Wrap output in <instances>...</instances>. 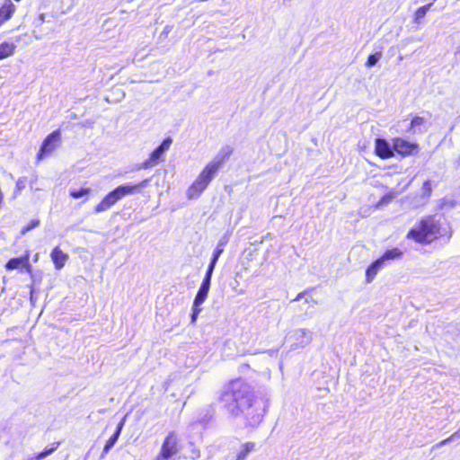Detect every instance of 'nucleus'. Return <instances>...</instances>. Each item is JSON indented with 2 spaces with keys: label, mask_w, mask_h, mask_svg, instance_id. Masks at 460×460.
Returning <instances> with one entry per match:
<instances>
[{
  "label": "nucleus",
  "mask_w": 460,
  "mask_h": 460,
  "mask_svg": "<svg viewBox=\"0 0 460 460\" xmlns=\"http://www.w3.org/2000/svg\"><path fill=\"white\" fill-rule=\"evenodd\" d=\"M225 408L234 417L243 414L247 425L257 427L263 420L267 405L253 400L250 385L241 379L230 382L221 395Z\"/></svg>",
  "instance_id": "nucleus-1"
},
{
  "label": "nucleus",
  "mask_w": 460,
  "mask_h": 460,
  "mask_svg": "<svg viewBox=\"0 0 460 460\" xmlns=\"http://www.w3.org/2000/svg\"><path fill=\"white\" fill-rule=\"evenodd\" d=\"M150 179H145L137 184L127 183L125 185H119L111 192H109L100 203L94 207V212L96 214L104 212L110 209L119 200L128 195H134L140 192V190L149 184Z\"/></svg>",
  "instance_id": "nucleus-2"
},
{
  "label": "nucleus",
  "mask_w": 460,
  "mask_h": 460,
  "mask_svg": "<svg viewBox=\"0 0 460 460\" xmlns=\"http://www.w3.org/2000/svg\"><path fill=\"white\" fill-rule=\"evenodd\" d=\"M439 224L434 217L420 219L407 234V238L420 243H429L439 235Z\"/></svg>",
  "instance_id": "nucleus-3"
},
{
  "label": "nucleus",
  "mask_w": 460,
  "mask_h": 460,
  "mask_svg": "<svg viewBox=\"0 0 460 460\" xmlns=\"http://www.w3.org/2000/svg\"><path fill=\"white\" fill-rule=\"evenodd\" d=\"M216 174L217 173L214 172L210 168L205 166L204 169L198 175L196 180L186 190V196L188 199H198L201 195V193L207 189V187L214 179Z\"/></svg>",
  "instance_id": "nucleus-4"
},
{
  "label": "nucleus",
  "mask_w": 460,
  "mask_h": 460,
  "mask_svg": "<svg viewBox=\"0 0 460 460\" xmlns=\"http://www.w3.org/2000/svg\"><path fill=\"white\" fill-rule=\"evenodd\" d=\"M172 142L171 137L165 138L161 145L150 154L149 158L139 165L138 169H148L163 162L164 160V154L169 150Z\"/></svg>",
  "instance_id": "nucleus-5"
},
{
  "label": "nucleus",
  "mask_w": 460,
  "mask_h": 460,
  "mask_svg": "<svg viewBox=\"0 0 460 460\" xmlns=\"http://www.w3.org/2000/svg\"><path fill=\"white\" fill-rule=\"evenodd\" d=\"M179 439L174 432H170L164 438L160 453L155 460H170L179 452Z\"/></svg>",
  "instance_id": "nucleus-6"
},
{
  "label": "nucleus",
  "mask_w": 460,
  "mask_h": 460,
  "mask_svg": "<svg viewBox=\"0 0 460 460\" xmlns=\"http://www.w3.org/2000/svg\"><path fill=\"white\" fill-rule=\"evenodd\" d=\"M60 142L61 135L59 130L50 133L42 143L38 154V159L41 160L50 155L59 146Z\"/></svg>",
  "instance_id": "nucleus-7"
},
{
  "label": "nucleus",
  "mask_w": 460,
  "mask_h": 460,
  "mask_svg": "<svg viewBox=\"0 0 460 460\" xmlns=\"http://www.w3.org/2000/svg\"><path fill=\"white\" fill-rule=\"evenodd\" d=\"M295 341L291 344L292 349H302L309 345L313 341V333L310 330L300 328L295 330L290 335Z\"/></svg>",
  "instance_id": "nucleus-8"
},
{
  "label": "nucleus",
  "mask_w": 460,
  "mask_h": 460,
  "mask_svg": "<svg viewBox=\"0 0 460 460\" xmlns=\"http://www.w3.org/2000/svg\"><path fill=\"white\" fill-rule=\"evenodd\" d=\"M212 274L213 270L207 269L205 277L194 298V305L200 306L205 302L209 291Z\"/></svg>",
  "instance_id": "nucleus-9"
},
{
  "label": "nucleus",
  "mask_w": 460,
  "mask_h": 460,
  "mask_svg": "<svg viewBox=\"0 0 460 460\" xmlns=\"http://www.w3.org/2000/svg\"><path fill=\"white\" fill-rule=\"evenodd\" d=\"M233 153V148L230 146H223L217 155L206 166L210 168L214 172H217L222 164L226 161Z\"/></svg>",
  "instance_id": "nucleus-10"
},
{
  "label": "nucleus",
  "mask_w": 460,
  "mask_h": 460,
  "mask_svg": "<svg viewBox=\"0 0 460 460\" xmlns=\"http://www.w3.org/2000/svg\"><path fill=\"white\" fill-rule=\"evenodd\" d=\"M394 149L402 155H409L418 149V145L408 142L402 138L394 140Z\"/></svg>",
  "instance_id": "nucleus-11"
},
{
  "label": "nucleus",
  "mask_w": 460,
  "mask_h": 460,
  "mask_svg": "<svg viewBox=\"0 0 460 460\" xmlns=\"http://www.w3.org/2000/svg\"><path fill=\"white\" fill-rule=\"evenodd\" d=\"M376 154L383 159L390 158L394 155L390 145L381 138L376 140Z\"/></svg>",
  "instance_id": "nucleus-12"
},
{
  "label": "nucleus",
  "mask_w": 460,
  "mask_h": 460,
  "mask_svg": "<svg viewBox=\"0 0 460 460\" xmlns=\"http://www.w3.org/2000/svg\"><path fill=\"white\" fill-rule=\"evenodd\" d=\"M50 257L58 270H61L68 260V255L63 252L58 246L52 250Z\"/></svg>",
  "instance_id": "nucleus-13"
},
{
  "label": "nucleus",
  "mask_w": 460,
  "mask_h": 460,
  "mask_svg": "<svg viewBox=\"0 0 460 460\" xmlns=\"http://www.w3.org/2000/svg\"><path fill=\"white\" fill-rule=\"evenodd\" d=\"M16 11V6L11 0H5L4 4L0 7V22L3 24L10 20Z\"/></svg>",
  "instance_id": "nucleus-14"
},
{
  "label": "nucleus",
  "mask_w": 460,
  "mask_h": 460,
  "mask_svg": "<svg viewBox=\"0 0 460 460\" xmlns=\"http://www.w3.org/2000/svg\"><path fill=\"white\" fill-rule=\"evenodd\" d=\"M227 241H228V239L226 238V236H223L219 240V242H218V243H217V247H216V249H215V251L213 252V256H212V259H211V261H210V262L208 264V270H210L214 271V269H215L216 264H217V262L218 261V258L222 254V252L224 251V246L226 244Z\"/></svg>",
  "instance_id": "nucleus-15"
},
{
  "label": "nucleus",
  "mask_w": 460,
  "mask_h": 460,
  "mask_svg": "<svg viewBox=\"0 0 460 460\" xmlns=\"http://www.w3.org/2000/svg\"><path fill=\"white\" fill-rule=\"evenodd\" d=\"M385 266V262H383V261L379 258L374 262L371 263V265L367 269L366 271V279L367 282L370 283L374 278L376 276L378 271Z\"/></svg>",
  "instance_id": "nucleus-16"
},
{
  "label": "nucleus",
  "mask_w": 460,
  "mask_h": 460,
  "mask_svg": "<svg viewBox=\"0 0 460 460\" xmlns=\"http://www.w3.org/2000/svg\"><path fill=\"white\" fill-rule=\"evenodd\" d=\"M29 255H25L19 258H13L8 261L5 268L9 270H17L19 268L28 266Z\"/></svg>",
  "instance_id": "nucleus-17"
},
{
  "label": "nucleus",
  "mask_w": 460,
  "mask_h": 460,
  "mask_svg": "<svg viewBox=\"0 0 460 460\" xmlns=\"http://www.w3.org/2000/svg\"><path fill=\"white\" fill-rule=\"evenodd\" d=\"M16 45L11 42H2L0 44V60L10 58L15 53Z\"/></svg>",
  "instance_id": "nucleus-18"
},
{
  "label": "nucleus",
  "mask_w": 460,
  "mask_h": 460,
  "mask_svg": "<svg viewBox=\"0 0 460 460\" xmlns=\"http://www.w3.org/2000/svg\"><path fill=\"white\" fill-rule=\"evenodd\" d=\"M432 193V186L431 181L429 180L424 181L422 187L420 188V199L421 202L417 204L416 206L424 205L428 202Z\"/></svg>",
  "instance_id": "nucleus-19"
},
{
  "label": "nucleus",
  "mask_w": 460,
  "mask_h": 460,
  "mask_svg": "<svg viewBox=\"0 0 460 460\" xmlns=\"http://www.w3.org/2000/svg\"><path fill=\"white\" fill-rule=\"evenodd\" d=\"M254 442H246L241 445L235 460H245L247 456L255 449Z\"/></svg>",
  "instance_id": "nucleus-20"
},
{
  "label": "nucleus",
  "mask_w": 460,
  "mask_h": 460,
  "mask_svg": "<svg viewBox=\"0 0 460 460\" xmlns=\"http://www.w3.org/2000/svg\"><path fill=\"white\" fill-rule=\"evenodd\" d=\"M402 255V252L398 248H393L391 250L386 251L380 259L383 262H386L387 261L400 259Z\"/></svg>",
  "instance_id": "nucleus-21"
},
{
  "label": "nucleus",
  "mask_w": 460,
  "mask_h": 460,
  "mask_svg": "<svg viewBox=\"0 0 460 460\" xmlns=\"http://www.w3.org/2000/svg\"><path fill=\"white\" fill-rule=\"evenodd\" d=\"M432 4L433 3H429L426 5L418 8L417 11L415 12V21L419 22L420 19H422L426 15L427 12L430 9Z\"/></svg>",
  "instance_id": "nucleus-22"
},
{
  "label": "nucleus",
  "mask_w": 460,
  "mask_h": 460,
  "mask_svg": "<svg viewBox=\"0 0 460 460\" xmlns=\"http://www.w3.org/2000/svg\"><path fill=\"white\" fill-rule=\"evenodd\" d=\"M119 437V434L118 432H114V434L106 442L102 454H107L111 449V447L117 442Z\"/></svg>",
  "instance_id": "nucleus-23"
},
{
  "label": "nucleus",
  "mask_w": 460,
  "mask_h": 460,
  "mask_svg": "<svg viewBox=\"0 0 460 460\" xmlns=\"http://www.w3.org/2000/svg\"><path fill=\"white\" fill-rule=\"evenodd\" d=\"M381 57V52H376L375 54L370 55L366 62V66L369 68L376 66V63L380 60Z\"/></svg>",
  "instance_id": "nucleus-24"
},
{
  "label": "nucleus",
  "mask_w": 460,
  "mask_h": 460,
  "mask_svg": "<svg viewBox=\"0 0 460 460\" xmlns=\"http://www.w3.org/2000/svg\"><path fill=\"white\" fill-rule=\"evenodd\" d=\"M91 190L88 189V188H82V189H79V190H70V195L74 198V199H79V198H82L83 196L90 193Z\"/></svg>",
  "instance_id": "nucleus-25"
},
{
  "label": "nucleus",
  "mask_w": 460,
  "mask_h": 460,
  "mask_svg": "<svg viewBox=\"0 0 460 460\" xmlns=\"http://www.w3.org/2000/svg\"><path fill=\"white\" fill-rule=\"evenodd\" d=\"M40 224V221L38 219H33L30 222V224H28L26 226L22 227V229L21 230V234H26L27 232L32 230L33 228H35L36 226H38Z\"/></svg>",
  "instance_id": "nucleus-26"
},
{
  "label": "nucleus",
  "mask_w": 460,
  "mask_h": 460,
  "mask_svg": "<svg viewBox=\"0 0 460 460\" xmlns=\"http://www.w3.org/2000/svg\"><path fill=\"white\" fill-rule=\"evenodd\" d=\"M460 437V429L456 431L454 434H452L449 438L440 441L438 444H437V447H442L446 444H447L449 441L453 440L454 438H459Z\"/></svg>",
  "instance_id": "nucleus-27"
},
{
  "label": "nucleus",
  "mask_w": 460,
  "mask_h": 460,
  "mask_svg": "<svg viewBox=\"0 0 460 460\" xmlns=\"http://www.w3.org/2000/svg\"><path fill=\"white\" fill-rule=\"evenodd\" d=\"M424 123V119L421 117H414L411 122V128H416Z\"/></svg>",
  "instance_id": "nucleus-28"
},
{
  "label": "nucleus",
  "mask_w": 460,
  "mask_h": 460,
  "mask_svg": "<svg viewBox=\"0 0 460 460\" xmlns=\"http://www.w3.org/2000/svg\"><path fill=\"white\" fill-rule=\"evenodd\" d=\"M200 311H201V309L199 308V306H196L193 305L192 314H191V322L192 323L196 322L197 316L200 313Z\"/></svg>",
  "instance_id": "nucleus-29"
},
{
  "label": "nucleus",
  "mask_w": 460,
  "mask_h": 460,
  "mask_svg": "<svg viewBox=\"0 0 460 460\" xmlns=\"http://www.w3.org/2000/svg\"><path fill=\"white\" fill-rule=\"evenodd\" d=\"M125 420H126V416L124 418H122V420L119 422L118 426H117V429H116V431L115 432H118L119 435H120V432L123 429V426L125 424Z\"/></svg>",
  "instance_id": "nucleus-30"
},
{
  "label": "nucleus",
  "mask_w": 460,
  "mask_h": 460,
  "mask_svg": "<svg viewBox=\"0 0 460 460\" xmlns=\"http://www.w3.org/2000/svg\"><path fill=\"white\" fill-rule=\"evenodd\" d=\"M394 196L393 195H385L384 196L381 200H380V203L382 204H387L389 203L392 199H393Z\"/></svg>",
  "instance_id": "nucleus-31"
},
{
  "label": "nucleus",
  "mask_w": 460,
  "mask_h": 460,
  "mask_svg": "<svg viewBox=\"0 0 460 460\" xmlns=\"http://www.w3.org/2000/svg\"><path fill=\"white\" fill-rule=\"evenodd\" d=\"M39 22H40V24H43L45 22V14L44 13H40L39 15Z\"/></svg>",
  "instance_id": "nucleus-32"
},
{
  "label": "nucleus",
  "mask_w": 460,
  "mask_h": 460,
  "mask_svg": "<svg viewBox=\"0 0 460 460\" xmlns=\"http://www.w3.org/2000/svg\"><path fill=\"white\" fill-rule=\"evenodd\" d=\"M169 31H170L169 26H166V27L164 28V32H165V33H168V32H169Z\"/></svg>",
  "instance_id": "nucleus-33"
},
{
  "label": "nucleus",
  "mask_w": 460,
  "mask_h": 460,
  "mask_svg": "<svg viewBox=\"0 0 460 460\" xmlns=\"http://www.w3.org/2000/svg\"><path fill=\"white\" fill-rule=\"evenodd\" d=\"M301 297H302V294H299V295L296 296V300H299Z\"/></svg>",
  "instance_id": "nucleus-34"
},
{
  "label": "nucleus",
  "mask_w": 460,
  "mask_h": 460,
  "mask_svg": "<svg viewBox=\"0 0 460 460\" xmlns=\"http://www.w3.org/2000/svg\"><path fill=\"white\" fill-rule=\"evenodd\" d=\"M2 25H3V23H2V22H0V27H1Z\"/></svg>",
  "instance_id": "nucleus-35"
}]
</instances>
